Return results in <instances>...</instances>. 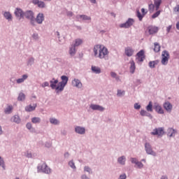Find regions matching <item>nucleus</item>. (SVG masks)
<instances>
[{
  "instance_id": "obj_1",
  "label": "nucleus",
  "mask_w": 179,
  "mask_h": 179,
  "mask_svg": "<svg viewBox=\"0 0 179 179\" xmlns=\"http://www.w3.org/2000/svg\"><path fill=\"white\" fill-rule=\"evenodd\" d=\"M62 81L59 82L58 80L55 78H52L50 81V87L53 90H64L65 89V87L68 84V76H61Z\"/></svg>"
},
{
  "instance_id": "obj_2",
  "label": "nucleus",
  "mask_w": 179,
  "mask_h": 179,
  "mask_svg": "<svg viewBox=\"0 0 179 179\" xmlns=\"http://www.w3.org/2000/svg\"><path fill=\"white\" fill-rule=\"evenodd\" d=\"M94 55L100 59H107L108 58V49L103 45H95L93 48Z\"/></svg>"
},
{
  "instance_id": "obj_3",
  "label": "nucleus",
  "mask_w": 179,
  "mask_h": 179,
  "mask_svg": "<svg viewBox=\"0 0 179 179\" xmlns=\"http://www.w3.org/2000/svg\"><path fill=\"white\" fill-rule=\"evenodd\" d=\"M26 17L27 19H29L31 20V24L32 26H36V20L34 19V13H33V11L29 10L25 13H24V17Z\"/></svg>"
},
{
  "instance_id": "obj_4",
  "label": "nucleus",
  "mask_w": 179,
  "mask_h": 179,
  "mask_svg": "<svg viewBox=\"0 0 179 179\" xmlns=\"http://www.w3.org/2000/svg\"><path fill=\"white\" fill-rule=\"evenodd\" d=\"M162 65H167V64H169L170 54H169V52H167V50H164L162 52Z\"/></svg>"
},
{
  "instance_id": "obj_5",
  "label": "nucleus",
  "mask_w": 179,
  "mask_h": 179,
  "mask_svg": "<svg viewBox=\"0 0 179 179\" xmlns=\"http://www.w3.org/2000/svg\"><path fill=\"white\" fill-rule=\"evenodd\" d=\"M144 60H145V51L143 50H141L136 54V61H137V62L139 63V62H143Z\"/></svg>"
},
{
  "instance_id": "obj_6",
  "label": "nucleus",
  "mask_w": 179,
  "mask_h": 179,
  "mask_svg": "<svg viewBox=\"0 0 179 179\" xmlns=\"http://www.w3.org/2000/svg\"><path fill=\"white\" fill-rule=\"evenodd\" d=\"M38 170H41L43 173L45 174H50L51 173V169L47 166V164L43 163L41 166H38Z\"/></svg>"
},
{
  "instance_id": "obj_7",
  "label": "nucleus",
  "mask_w": 179,
  "mask_h": 179,
  "mask_svg": "<svg viewBox=\"0 0 179 179\" xmlns=\"http://www.w3.org/2000/svg\"><path fill=\"white\" fill-rule=\"evenodd\" d=\"M134 22L135 21L134 20V19L129 18L128 20L125 23L121 24L120 25V27L123 28V29H128V28L131 27V26H132V24H134Z\"/></svg>"
},
{
  "instance_id": "obj_8",
  "label": "nucleus",
  "mask_w": 179,
  "mask_h": 179,
  "mask_svg": "<svg viewBox=\"0 0 179 179\" xmlns=\"http://www.w3.org/2000/svg\"><path fill=\"white\" fill-rule=\"evenodd\" d=\"M151 135H157L158 136H163V135H164V129H163V127L155 129L153 131L151 132Z\"/></svg>"
},
{
  "instance_id": "obj_9",
  "label": "nucleus",
  "mask_w": 179,
  "mask_h": 179,
  "mask_svg": "<svg viewBox=\"0 0 179 179\" xmlns=\"http://www.w3.org/2000/svg\"><path fill=\"white\" fill-rule=\"evenodd\" d=\"M145 152H147L148 155H152V156H156V152H153L152 150V147L149 143H146L145 145Z\"/></svg>"
},
{
  "instance_id": "obj_10",
  "label": "nucleus",
  "mask_w": 179,
  "mask_h": 179,
  "mask_svg": "<svg viewBox=\"0 0 179 179\" xmlns=\"http://www.w3.org/2000/svg\"><path fill=\"white\" fill-rule=\"evenodd\" d=\"M14 13L16 17H18L20 20L24 17V13H23V10L20 8H16Z\"/></svg>"
},
{
  "instance_id": "obj_11",
  "label": "nucleus",
  "mask_w": 179,
  "mask_h": 179,
  "mask_svg": "<svg viewBox=\"0 0 179 179\" xmlns=\"http://www.w3.org/2000/svg\"><path fill=\"white\" fill-rule=\"evenodd\" d=\"M149 34H156L159 31V27L150 26L148 28Z\"/></svg>"
},
{
  "instance_id": "obj_12",
  "label": "nucleus",
  "mask_w": 179,
  "mask_h": 179,
  "mask_svg": "<svg viewBox=\"0 0 179 179\" xmlns=\"http://www.w3.org/2000/svg\"><path fill=\"white\" fill-rule=\"evenodd\" d=\"M36 22L38 24H41L44 22V14L38 13L36 17Z\"/></svg>"
},
{
  "instance_id": "obj_13",
  "label": "nucleus",
  "mask_w": 179,
  "mask_h": 179,
  "mask_svg": "<svg viewBox=\"0 0 179 179\" xmlns=\"http://www.w3.org/2000/svg\"><path fill=\"white\" fill-rule=\"evenodd\" d=\"M90 108L94 110H98V111H104V108L103 106H101L99 105H96V104H91L90 105Z\"/></svg>"
},
{
  "instance_id": "obj_14",
  "label": "nucleus",
  "mask_w": 179,
  "mask_h": 179,
  "mask_svg": "<svg viewBox=\"0 0 179 179\" xmlns=\"http://www.w3.org/2000/svg\"><path fill=\"white\" fill-rule=\"evenodd\" d=\"M75 131L76 134H79L80 135H84L85 132L86 131V129H85V127L77 126L75 128Z\"/></svg>"
},
{
  "instance_id": "obj_15",
  "label": "nucleus",
  "mask_w": 179,
  "mask_h": 179,
  "mask_svg": "<svg viewBox=\"0 0 179 179\" xmlns=\"http://www.w3.org/2000/svg\"><path fill=\"white\" fill-rule=\"evenodd\" d=\"M164 108L168 113H171V110H173V105L170 103V102L167 101L164 103Z\"/></svg>"
},
{
  "instance_id": "obj_16",
  "label": "nucleus",
  "mask_w": 179,
  "mask_h": 179,
  "mask_svg": "<svg viewBox=\"0 0 179 179\" xmlns=\"http://www.w3.org/2000/svg\"><path fill=\"white\" fill-rule=\"evenodd\" d=\"M32 3H34V5H38V8H45V3H44V1H40L39 0H33Z\"/></svg>"
},
{
  "instance_id": "obj_17",
  "label": "nucleus",
  "mask_w": 179,
  "mask_h": 179,
  "mask_svg": "<svg viewBox=\"0 0 179 179\" xmlns=\"http://www.w3.org/2000/svg\"><path fill=\"white\" fill-rule=\"evenodd\" d=\"M72 85L73 86H75L76 87H78V89H80L83 86L82 83L80 82V80L75 78L73 81H72Z\"/></svg>"
},
{
  "instance_id": "obj_18",
  "label": "nucleus",
  "mask_w": 179,
  "mask_h": 179,
  "mask_svg": "<svg viewBox=\"0 0 179 179\" xmlns=\"http://www.w3.org/2000/svg\"><path fill=\"white\" fill-rule=\"evenodd\" d=\"M155 108V111L158 113V114H164V110H163V108L158 103H155L154 106Z\"/></svg>"
},
{
  "instance_id": "obj_19",
  "label": "nucleus",
  "mask_w": 179,
  "mask_h": 179,
  "mask_svg": "<svg viewBox=\"0 0 179 179\" xmlns=\"http://www.w3.org/2000/svg\"><path fill=\"white\" fill-rule=\"evenodd\" d=\"M134 49L132 48H126L124 52L127 57H132L134 55Z\"/></svg>"
},
{
  "instance_id": "obj_20",
  "label": "nucleus",
  "mask_w": 179,
  "mask_h": 179,
  "mask_svg": "<svg viewBox=\"0 0 179 179\" xmlns=\"http://www.w3.org/2000/svg\"><path fill=\"white\" fill-rule=\"evenodd\" d=\"M36 107H37V104H34L33 106L31 105H29L25 107V111H34L36 110Z\"/></svg>"
},
{
  "instance_id": "obj_21",
  "label": "nucleus",
  "mask_w": 179,
  "mask_h": 179,
  "mask_svg": "<svg viewBox=\"0 0 179 179\" xmlns=\"http://www.w3.org/2000/svg\"><path fill=\"white\" fill-rule=\"evenodd\" d=\"M176 134H177V131H176L173 128H169L168 129V135H169V136H170V137L174 136Z\"/></svg>"
},
{
  "instance_id": "obj_22",
  "label": "nucleus",
  "mask_w": 179,
  "mask_h": 179,
  "mask_svg": "<svg viewBox=\"0 0 179 179\" xmlns=\"http://www.w3.org/2000/svg\"><path fill=\"white\" fill-rule=\"evenodd\" d=\"M92 71L94 73H101V69L96 66H92Z\"/></svg>"
},
{
  "instance_id": "obj_23",
  "label": "nucleus",
  "mask_w": 179,
  "mask_h": 179,
  "mask_svg": "<svg viewBox=\"0 0 179 179\" xmlns=\"http://www.w3.org/2000/svg\"><path fill=\"white\" fill-rule=\"evenodd\" d=\"M131 66H130V72L131 73H134L135 72V69H136V66H135V62H134V60H131L130 62Z\"/></svg>"
},
{
  "instance_id": "obj_24",
  "label": "nucleus",
  "mask_w": 179,
  "mask_h": 179,
  "mask_svg": "<svg viewBox=\"0 0 179 179\" xmlns=\"http://www.w3.org/2000/svg\"><path fill=\"white\" fill-rule=\"evenodd\" d=\"M155 5V10H159L160 5H162V0H154Z\"/></svg>"
},
{
  "instance_id": "obj_25",
  "label": "nucleus",
  "mask_w": 179,
  "mask_h": 179,
  "mask_svg": "<svg viewBox=\"0 0 179 179\" xmlns=\"http://www.w3.org/2000/svg\"><path fill=\"white\" fill-rule=\"evenodd\" d=\"M160 48H161V47H160V45L159 44V43L155 42L154 43V48H153L155 52H159V51H160Z\"/></svg>"
},
{
  "instance_id": "obj_26",
  "label": "nucleus",
  "mask_w": 179,
  "mask_h": 179,
  "mask_svg": "<svg viewBox=\"0 0 179 179\" xmlns=\"http://www.w3.org/2000/svg\"><path fill=\"white\" fill-rule=\"evenodd\" d=\"M11 120L13 122H16V124H20V117L18 115H14Z\"/></svg>"
},
{
  "instance_id": "obj_27",
  "label": "nucleus",
  "mask_w": 179,
  "mask_h": 179,
  "mask_svg": "<svg viewBox=\"0 0 179 179\" xmlns=\"http://www.w3.org/2000/svg\"><path fill=\"white\" fill-rule=\"evenodd\" d=\"M27 75H23L22 78H19L17 80V83H23L26 79H27Z\"/></svg>"
},
{
  "instance_id": "obj_28",
  "label": "nucleus",
  "mask_w": 179,
  "mask_h": 179,
  "mask_svg": "<svg viewBox=\"0 0 179 179\" xmlns=\"http://www.w3.org/2000/svg\"><path fill=\"white\" fill-rule=\"evenodd\" d=\"M155 8H156V5H155V1H154V4L150 3L148 6V9H149V11L150 12V13H152V12H155Z\"/></svg>"
},
{
  "instance_id": "obj_29",
  "label": "nucleus",
  "mask_w": 179,
  "mask_h": 179,
  "mask_svg": "<svg viewBox=\"0 0 179 179\" xmlns=\"http://www.w3.org/2000/svg\"><path fill=\"white\" fill-rule=\"evenodd\" d=\"M3 16L7 19V20H12V14H10V13L5 12Z\"/></svg>"
},
{
  "instance_id": "obj_30",
  "label": "nucleus",
  "mask_w": 179,
  "mask_h": 179,
  "mask_svg": "<svg viewBox=\"0 0 179 179\" xmlns=\"http://www.w3.org/2000/svg\"><path fill=\"white\" fill-rule=\"evenodd\" d=\"M69 54L70 55H71V57H73V55L76 54V49H75V47L73 45L71 48H70Z\"/></svg>"
},
{
  "instance_id": "obj_31",
  "label": "nucleus",
  "mask_w": 179,
  "mask_h": 179,
  "mask_svg": "<svg viewBox=\"0 0 179 179\" xmlns=\"http://www.w3.org/2000/svg\"><path fill=\"white\" fill-rule=\"evenodd\" d=\"M146 110L147 111H150V113H152V111H153V105L152 103V101H150L148 105L146 107Z\"/></svg>"
},
{
  "instance_id": "obj_32",
  "label": "nucleus",
  "mask_w": 179,
  "mask_h": 179,
  "mask_svg": "<svg viewBox=\"0 0 179 179\" xmlns=\"http://www.w3.org/2000/svg\"><path fill=\"white\" fill-rule=\"evenodd\" d=\"M83 43V41L82 39H76L75 43L73 44V47H78V45H80Z\"/></svg>"
},
{
  "instance_id": "obj_33",
  "label": "nucleus",
  "mask_w": 179,
  "mask_h": 179,
  "mask_svg": "<svg viewBox=\"0 0 179 179\" xmlns=\"http://www.w3.org/2000/svg\"><path fill=\"white\" fill-rule=\"evenodd\" d=\"M117 162L120 163V164H125V157L122 156L119 157Z\"/></svg>"
},
{
  "instance_id": "obj_34",
  "label": "nucleus",
  "mask_w": 179,
  "mask_h": 179,
  "mask_svg": "<svg viewBox=\"0 0 179 179\" xmlns=\"http://www.w3.org/2000/svg\"><path fill=\"white\" fill-rule=\"evenodd\" d=\"M41 121V119H40V117H33L31 119V122H33V124H39V122Z\"/></svg>"
},
{
  "instance_id": "obj_35",
  "label": "nucleus",
  "mask_w": 179,
  "mask_h": 179,
  "mask_svg": "<svg viewBox=\"0 0 179 179\" xmlns=\"http://www.w3.org/2000/svg\"><path fill=\"white\" fill-rule=\"evenodd\" d=\"M159 64V61H152L149 62V66L150 68H155V66Z\"/></svg>"
},
{
  "instance_id": "obj_36",
  "label": "nucleus",
  "mask_w": 179,
  "mask_h": 179,
  "mask_svg": "<svg viewBox=\"0 0 179 179\" xmlns=\"http://www.w3.org/2000/svg\"><path fill=\"white\" fill-rule=\"evenodd\" d=\"M25 99H26V96L23 93H20L17 98L19 101H23V100H24Z\"/></svg>"
},
{
  "instance_id": "obj_37",
  "label": "nucleus",
  "mask_w": 179,
  "mask_h": 179,
  "mask_svg": "<svg viewBox=\"0 0 179 179\" xmlns=\"http://www.w3.org/2000/svg\"><path fill=\"white\" fill-rule=\"evenodd\" d=\"M12 110H13V107H12V106H8L5 110L6 114H10Z\"/></svg>"
},
{
  "instance_id": "obj_38",
  "label": "nucleus",
  "mask_w": 179,
  "mask_h": 179,
  "mask_svg": "<svg viewBox=\"0 0 179 179\" xmlns=\"http://www.w3.org/2000/svg\"><path fill=\"white\" fill-rule=\"evenodd\" d=\"M80 17L83 19V20H92V17L85 15H80Z\"/></svg>"
},
{
  "instance_id": "obj_39",
  "label": "nucleus",
  "mask_w": 179,
  "mask_h": 179,
  "mask_svg": "<svg viewBox=\"0 0 179 179\" xmlns=\"http://www.w3.org/2000/svg\"><path fill=\"white\" fill-rule=\"evenodd\" d=\"M51 124H54L55 125H57V124H59V121L55 118H51L50 120Z\"/></svg>"
},
{
  "instance_id": "obj_40",
  "label": "nucleus",
  "mask_w": 179,
  "mask_h": 179,
  "mask_svg": "<svg viewBox=\"0 0 179 179\" xmlns=\"http://www.w3.org/2000/svg\"><path fill=\"white\" fill-rule=\"evenodd\" d=\"M161 12L162 11H160V10L157 11L155 13H154L152 15V19H156V17H158L160 15Z\"/></svg>"
},
{
  "instance_id": "obj_41",
  "label": "nucleus",
  "mask_w": 179,
  "mask_h": 179,
  "mask_svg": "<svg viewBox=\"0 0 179 179\" xmlns=\"http://www.w3.org/2000/svg\"><path fill=\"white\" fill-rule=\"evenodd\" d=\"M140 114L141 115H142V117H146L148 115L149 113H148V112L145 110H141Z\"/></svg>"
},
{
  "instance_id": "obj_42",
  "label": "nucleus",
  "mask_w": 179,
  "mask_h": 179,
  "mask_svg": "<svg viewBox=\"0 0 179 179\" xmlns=\"http://www.w3.org/2000/svg\"><path fill=\"white\" fill-rule=\"evenodd\" d=\"M143 15L141 14V12L139 10H137V17H138L139 20H142L143 19Z\"/></svg>"
},
{
  "instance_id": "obj_43",
  "label": "nucleus",
  "mask_w": 179,
  "mask_h": 179,
  "mask_svg": "<svg viewBox=\"0 0 179 179\" xmlns=\"http://www.w3.org/2000/svg\"><path fill=\"white\" fill-rule=\"evenodd\" d=\"M125 94V92L122 91V90H119L117 92V96L118 97H122V96H124Z\"/></svg>"
},
{
  "instance_id": "obj_44",
  "label": "nucleus",
  "mask_w": 179,
  "mask_h": 179,
  "mask_svg": "<svg viewBox=\"0 0 179 179\" xmlns=\"http://www.w3.org/2000/svg\"><path fill=\"white\" fill-rule=\"evenodd\" d=\"M0 166L3 167V169H5V162H3V159L0 157Z\"/></svg>"
},
{
  "instance_id": "obj_45",
  "label": "nucleus",
  "mask_w": 179,
  "mask_h": 179,
  "mask_svg": "<svg viewBox=\"0 0 179 179\" xmlns=\"http://www.w3.org/2000/svg\"><path fill=\"white\" fill-rule=\"evenodd\" d=\"M136 164L138 169H142V167H143V164L141 162H138Z\"/></svg>"
},
{
  "instance_id": "obj_46",
  "label": "nucleus",
  "mask_w": 179,
  "mask_h": 179,
  "mask_svg": "<svg viewBox=\"0 0 179 179\" xmlns=\"http://www.w3.org/2000/svg\"><path fill=\"white\" fill-rule=\"evenodd\" d=\"M69 165L70 167H71V169H76V166H75V163H73L72 161L69 162Z\"/></svg>"
},
{
  "instance_id": "obj_47",
  "label": "nucleus",
  "mask_w": 179,
  "mask_h": 179,
  "mask_svg": "<svg viewBox=\"0 0 179 179\" xmlns=\"http://www.w3.org/2000/svg\"><path fill=\"white\" fill-rule=\"evenodd\" d=\"M110 76H112V78H115L117 80L119 79L118 77H117V73H115L114 72L110 73Z\"/></svg>"
},
{
  "instance_id": "obj_48",
  "label": "nucleus",
  "mask_w": 179,
  "mask_h": 179,
  "mask_svg": "<svg viewBox=\"0 0 179 179\" xmlns=\"http://www.w3.org/2000/svg\"><path fill=\"white\" fill-rule=\"evenodd\" d=\"M134 108L136 110H140L141 109V105H139V103H135L134 104Z\"/></svg>"
},
{
  "instance_id": "obj_49",
  "label": "nucleus",
  "mask_w": 179,
  "mask_h": 179,
  "mask_svg": "<svg viewBox=\"0 0 179 179\" xmlns=\"http://www.w3.org/2000/svg\"><path fill=\"white\" fill-rule=\"evenodd\" d=\"M141 13H142V15H143L145 16V15H146V13H148V11H146L145 10V8H142L141 9Z\"/></svg>"
},
{
  "instance_id": "obj_50",
  "label": "nucleus",
  "mask_w": 179,
  "mask_h": 179,
  "mask_svg": "<svg viewBox=\"0 0 179 179\" xmlns=\"http://www.w3.org/2000/svg\"><path fill=\"white\" fill-rule=\"evenodd\" d=\"M43 87H47V86H50V83H48V82H45L43 85H42Z\"/></svg>"
},
{
  "instance_id": "obj_51",
  "label": "nucleus",
  "mask_w": 179,
  "mask_h": 179,
  "mask_svg": "<svg viewBox=\"0 0 179 179\" xmlns=\"http://www.w3.org/2000/svg\"><path fill=\"white\" fill-rule=\"evenodd\" d=\"M131 163H134L135 164L138 162V160L136 158H131Z\"/></svg>"
},
{
  "instance_id": "obj_52",
  "label": "nucleus",
  "mask_w": 179,
  "mask_h": 179,
  "mask_svg": "<svg viewBox=\"0 0 179 179\" xmlns=\"http://www.w3.org/2000/svg\"><path fill=\"white\" fill-rule=\"evenodd\" d=\"M84 170L87 173H90V168L89 166H85Z\"/></svg>"
},
{
  "instance_id": "obj_53",
  "label": "nucleus",
  "mask_w": 179,
  "mask_h": 179,
  "mask_svg": "<svg viewBox=\"0 0 179 179\" xmlns=\"http://www.w3.org/2000/svg\"><path fill=\"white\" fill-rule=\"evenodd\" d=\"M120 179H127V175H125V174L120 175Z\"/></svg>"
},
{
  "instance_id": "obj_54",
  "label": "nucleus",
  "mask_w": 179,
  "mask_h": 179,
  "mask_svg": "<svg viewBox=\"0 0 179 179\" xmlns=\"http://www.w3.org/2000/svg\"><path fill=\"white\" fill-rule=\"evenodd\" d=\"M31 123H27V129H31Z\"/></svg>"
},
{
  "instance_id": "obj_55",
  "label": "nucleus",
  "mask_w": 179,
  "mask_h": 179,
  "mask_svg": "<svg viewBox=\"0 0 179 179\" xmlns=\"http://www.w3.org/2000/svg\"><path fill=\"white\" fill-rule=\"evenodd\" d=\"M171 30V25H169L167 28H166V31L168 33H170V31Z\"/></svg>"
},
{
  "instance_id": "obj_56",
  "label": "nucleus",
  "mask_w": 179,
  "mask_h": 179,
  "mask_svg": "<svg viewBox=\"0 0 179 179\" xmlns=\"http://www.w3.org/2000/svg\"><path fill=\"white\" fill-rule=\"evenodd\" d=\"M175 12H179V6H176L174 8Z\"/></svg>"
},
{
  "instance_id": "obj_57",
  "label": "nucleus",
  "mask_w": 179,
  "mask_h": 179,
  "mask_svg": "<svg viewBox=\"0 0 179 179\" xmlns=\"http://www.w3.org/2000/svg\"><path fill=\"white\" fill-rule=\"evenodd\" d=\"M68 16H73V13L72 12H69L67 13Z\"/></svg>"
},
{
  "instance_id": "obj_58",
  "label": "nucleus",
  "mask_w": 179,
  "mask_h": 179,
  "mask_svg": "<svg viewBox=\"0 0 179 179\" xmlns=\"http://www.w3.org/2000/svg\"><path fill=\"white\" fill-rule=\"evenodd\" d=\"M176 29H178V30H179V22H178V23L176 24Z\"/></svg>"
},
{
  "instance_id": "obj_59",
  "label": "nucleus",
  "mask_w": 179,
  "mask_h": 179,
  "mask_svg": "<svg viewBox=\"0 0 179 179\" xmlns=\"http://www.w3.org/2000/svg\"><path fill=\"white\" fill-rule=\"evenodd\" d=\"M161 179H168L167 176H162Z\"/></svg>"
},
{
  "instance_id": "obj_60",
  "label": "nucleus",
  "mask_w": 179,
  "mask_h": 179,
  "mask_svg": "<svg viewBox=\"0 0 179 179\" xmlns=\"http://www.w3.org/2000/svg\"><path fill=\"white\" fill-rule=\"evenodd\" d=\"M0 135H2V127L0 126Z\"/></svg>"
},
{
  "instance_id": "obj_61",
  "label": "nucleus",
  "mask_w": 179,
  "mask_h": 179,
  "mask_svg": "<svg viewBox=\"0 0 179 179\" xmlns=\"http://www.w3.org/2000/svg\"><path fill=\"white\" fill-rule=\"evenodd\" d=\"M90 2H92V3H96V0H90Z\"/></svg>"
},
{
  "instance_id": "obj_62",
  "label": "nucleus",
  "mask_w": 179,
  "mask_h": 179,
  "mask_svg": "<svg viewBox=\"0 0 179 179\" xmlns=\"http://www.w3.org/2000/svg\"><path fill=\"white\" fill-rule=\"evenodd\" d=\"M69 155L68 152L64 155V156H68Z\"/></svg>"
},
{
  "instance_id": "obj_63",
  "label": "nucleus",
  "mask_w": 179,
  "mask_h": 179,
  "mask_svg": "<svg viewBox=\"0 0 179 179\" xmlns=\"http://www.w3.org/2000/svg\"><path fill=\"white\" fill-rule=\"evenodd\" d=\"M142 162H145V159H142Z\"/></svg>"
},
{
  "instance_id": "obj_64",
  "label": "nucleus",
  "mask_w": 179,
  "mask_h": 179,
  "mask_svg": "<svg viewBox=\"0 0 179 179\" xmlns=\"http://www.w3.org/2000/svg\"><path fill=\"white\" fill-rule=\"evenodd\" d=\"M44 1H51V0H44Z\"/></svg>"
}]
</instances>
